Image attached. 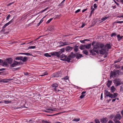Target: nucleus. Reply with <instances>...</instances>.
<instances>
[{
    "mask_svg": "<svg viewBox=\"0 0 123 123\" xmlns=\"http://www.w3.org/2000/svg\"><path fill=\"white\" fill-rule=\"evenodd\" d=\"M90 41V40L88 39H85L82 40H80V42L82 43H85V41Z\"/></svg>",
    "mask_w": 123,
    "mask_h": 123,
    "instance_id": "obj_27",
    "label": "nucleus"
},
{
    "mask_svg": "<svg viewBox=\"0 0 123 123\" xmlns=\"http://www.w3.org/2000/svg\"><path fill=\"white\" fill-rule=\"evenodd\" d=\"M75 57L77 59H80L81 58L83 57L82 55L81 54H79L78 53H77L76 54Z\"/></svg>",
    "mask_w": 123,
    "mask_h": 123,
    "instance_id": "obj_7",
    "label": "nucleus"
},
{
    "mask_svg": "<svg viewBox=\"0 0 123 123\" xmlns=\"http://www.w3.org/2000/svg\"><path fill=\"white\" fill-rule=\"evenodd\" d=\"M96 42H95L93 41V42L92 43V46H93L94 45V44Z\"/></svg>",
    "mask_w": 123,
    "mask_h": 123,
    "instance_id": "obj_64",
    "label": "nucleus"
},
{
    "mask_svg": "<svg viewBox=\"0 0 123 123\" xmlns=\"http://www.w3.org/2000/svg\"><path fill=\"white\" fill-rule=\"evenodd\" d=\"M117 34L115 33H112L111 35V37L113 36H116Z\"/></svg>",
    "mask_w": 123,
    "mask_h": 123,
    "instance_id": "obj_39",
    "label": "nucleus"
},
{
    "mask_svg": "<svg viewBox=\"0 0 123 123\" xmlns=\"http://www.w3.org/2000/svg\"><path fill=\"white\" fill-rule=\"evenodd\" d=\"M116 22L117 23H123V21H117V22Z\"/></svg>",
    "mask_w": 123,
    "mask_h": 123,
    "instance_id": "obj_63",
    "label": "nucleus"
},
{
    "mask_svg": "<svg viewBox=\"0 0 123 123\" xmlns=\"http://www.w3.org/2000/svg\"><path fill=\"white\" fill-rule=\"evenodd\" d=\"M120 91H123V86H121L120 87Z\"/></svg>",
    "mask_w": 123,
    "mask_h": 123,
    "instance_id": "obj_46",
    "label": "nucleus"
},
{
    "mask_svg": "<svg viewBox=\"0 0 123 123\" xmlns=\"http://www.w3.org/2000/svg\"><path fill=\"white\" fill-rule=\"evenodd\" d=\"M15 59L16 60H20V59L19 56H18Z\"/></svg>",
    "mask_w": 123,
    "mask_h": 123,
    "instance_id": "obj_51",
    "label": "nucleus"
},
{
    "mask_svg": "<svg viewBox=\"0 0 123 123\" xmlns=\"http://www.w3.org/2000/svg\"><path fill=\"white\" fill-rule=\"evenodd\" d=\"M67 57V56L65 55L64 54H62L61 55L60 57Z\"/></svg>",
    "mask_w": 123,
    "mask_h": 123,
    "instance_id": "obj_56",
    "label": "nucleus"
},
{
    "mask_svg": "<svg viewBox=\"0 0 123 123\" xmlns=\"http://www.w3.org/2000/svg\"><path fill=\"white\" fill-rule=\"evenodd\" d=\"M71 57L69 56H68V57L67 56L66 57L65 59H63V61H67L68 62H70V60H71Z\"/></svg>",
    "mask_w": 123,
    "mask_h": 123,
    "instance_id": "obj_11",
    "label": "nucleus"
},
{
    "mask_svg": "<svg viewBox=\"0 0 123 123\" xmlns=\"http://www.w3.org/2000/svg\"><path fill=\"white\" fill-rule=\"evenodd\" d=\"M46 110L48 111H53L54 110L52 109H49V108L48 109H46Z\"/></svg>",
    "mask_w": 123,
    "mask_h": 123,
    "instance_id": "obj_59",
    "label": "nucleus"
},
{
    "mask_svg": "<svg viewBox=\"0 0 123 123\" xmlns=\"http://www.w3.org/2000/svg\"><path fill=\"white\" fill-rule=\"evenodd\" d=\"M54 29V27L52 26H49L48 28V30L50 31H53Z\"/></svg>",
    "mask_w": 123,
    "mask_h": 123,
    "instance_id": "obj_15",
    "label": "nucleus"
},
{
    "mask_svg": "<svg viewBox=\"0 0 123 123\" xmlns=\"http://www.w3.org/2000/svg\"><path fill=\"white\" fill-rule=\"evenodd\" d=\"M118 95V94L117 93H114L113 95V98H115Z\"/></svg>",
    "mask_w": 123,
    "mask_h": 123,
    "instance_id": "obj_41",
    "label": "nucleus"
},
{
    "mask_svg": "<svg viewBox=\"0 0 123 123\" xmlns=\"http://www.w3.org/2000/svg\"><path fill=\"white\" fill-rule=\"evenodd\" d=\"M16 64L17 65H19L20 64V62H17L16 61Z\"/></svg>",
    "mask_w": 123,
    "mask_h": 123,
    "instance_id": "obj_58",
    "label": "nucleus"
},
{
    "mask_svg": "<svg viewBox=\"0 0 123 123\" xmlns=\"http://www.w3.org/2000/svg\"><path fill=\"white\" fill-rule=\"evenodd\" d=\"M105 47L107 48L108 49H109L111 48V46L110 44L107 43L105 45Z\"/></svg>",
    "mask_w": 123,
    "mask_h": 123,
    "instance_id": "obj_24",
    "label": "nucleus"
},
{
    "mask_svg": "<svg viewBox=\"0 0 123 123\" xmlns=\"http://www.w3.org/2000/svg\"><path fill=\"white\" fill-rule=\"evenodd\" d=\"M78 46H77V45H76L74 46V51L75 52H77L79 50H78Z\"/></svg>",
    "mask_w": 123,
    "mask_h": 123,
    "instance_id": "obj_22",
    "label": "nucleus"
},
{
    "mask_svg": "<svg viewBox=\"0 0 123 123\" xmlns=\"http://www.w3.org/2000/svg\"><path fill=\"white\" fill-rule=\"evenodd\" d=\"M99 49L98 46L97 44V43H96V44L94 46L92 50H90V52L92 55H95L96 54L94 52H96L97 54H98V49Z\"/></svg>",
    "mask_w": 123,
    "mask_h": 123,
    "instance_id": "obj_1",
    "label": "nucleus"
},
{
    "mask_svg": "<svg viewBox=\"0 0 123 123\" xmlns=\"http://www.w3.org/2000/svg\"><path fill=\"white\" fill-rule=\"evenodd\" d=\"M47 74H45V73H44L42 75H40V76H43L45 75H47Z\"/></svg>",
    "mask_w": 123,
    "mask_h": 123,
    "instance_id": "obj_62",
    "label": "nucleus"
},
{
    "mask_svg": "<svg viewBox=\"0 0 123 123\" xmlns=\"http://www.w3.org/2000/svg\"><path fill=\"white\" fill-rule=\"evenodd\" d=\"M113 82L115 84V86H117L122 84V83L121 82L120 79L118 78L115 79L113 80Z\"/></svg>",
    "mask_w": 123,
    "mask_h": 123,
    "instance_id": "obj_4",
    "label": "nucleus"
},
{
    "mask_svg": "<svg viewBox=\"0 0 123 123\" xmlns=\"http://www.w3.org/2000/svg\"><path fill=\"white\" fill-rule=\"evenodd\" d=\"M16 62V61H15L12 64L10 65V67H14L16 66V65H17Z\"/></svg>",
    "mask_w": 123,
    "mask_h": 123,
    "instance_id": "obj_30",
    "label": "nucleus"
},
{
    "mask_svg": "<svg viewBox=\"0 0 123 123\" xmlns=\"http://www.w3.org/2000/svg\"><path fill=\"white\" fill-rule=\"evenodd\" d=\"M22 55H31L29 53H21L19 54Z\"/></svg>",
    "mask_w": 123,
    "mask_h": 123,
    "instance_id": "obj_31",
    "label": "nucleus"
},
{
    "mask_svg": "<svg viewBox=\"0 0 123 123\" xmlns=\"http://www.w3.org/2000/svg\"><path fill=\"white\" fill-rule=\"evenodd\" d=\"M112 82V81L109 80L107 84V85L108 87H110Z\"/></svg>",
    "mask_w": 123,
    "mask_h": 123,
    "instance_id": "obj_23",
    "label": "nucleus"
},
{
    "mask_svg": "<svg viewBox=\"0 0 123 123\" xmlns=\"http://www.w3.org/2000/svg\"><path fill=\"white\" fill-rule=\"evenodd\" d=\"M107 97H109L110 98H113V95L112 94L110 93V95H109L107 96Z\"/></svg>",
    "mask_w": 123,
    "mask_h": 123,
    "instance_id": "obj_37",
    "label": "nucleus"
},
{
    "mask_svg": "<svg viewBox=\"0 0 123 123\" xmlns=\"http://www.w3.org/2000/svg\"><path fill=\"white\" fill-rule=\"evenodd\" d=\"M12 59L11 58H8V59L6 60V61H7V63H8L10 64L12 63Z\"/></svg>",
    "mask_w": 123,
    "mask_h": 123,
    "instance_id": "obj_19",
    "label": "nucleus"
},
{
    "mask_svg": "<svg viewBox=\"0 0 123 123\" xmlns=\"http://www.w3.org/2000/svg\"><path fill=\"white\" fill-rule=\"evenodd\" d=\"M10 17V15L9 14L7 16V17L6 18V20H7Z\"/></svg>",
    "mask_w": 123,
    "mask_h": 123,
    "instance_id": "obj_53",
    "label": "nucleus"
},
{
    "mask_svg": "<svg viewBox=\"0 0 123 123\" xmlns=\"http://www.w3.org/2000/svg\"><path fill=\"white\" fill-rule=\"evenodd\" d=\"M95 122V123H100V122L97 119H95L94 120Z\"/></svg>",
    "mask_w": 123,
    "mask_h": 123,
    "instance_id": "obj_42",
    "label": "nucleus"
},
{
    "mask_svg": "<svg viewBox=\"0 0 123 123\" xmlns=\"http://www.w3.org/2000/svg\"><path fill=\"white\" fill-rule=\"evenodd\" d=\"M119 72L120 71L119 70H117L114 71L113 72L112 71H111L110 74V78L116 77L119 75Z\"/></svg>",
    "mask_w": 123,
    "mask_h": 123,
    "instance_id": "obj_3",
    "label": "nucleus"
},
{
    "mask_svg": "<svg viewBox=\"0 0 123 123\" xmlns=\"http://www.w3.org/2000/svg\"><path fill=\"white\" fill-rule=\"evenodd\" d=\"M85 95L83 94H81V95L80 96V98H83L85 96Z\"/></svg>",
    "mask_w": 123,
    "mask_h": 123,
    "instance_id": "obj_47",
    "label": "nucleus"
},
{
    "mask_svg": "<svg viewBox=\"0 0 123 123\" xmlns=\"http://www.w3.org/2000/svg\"><path fill=\"white\" fill-rule=\"evenodd\" d=\"M114 121L115 123H121L119 120H114Z\"/></svg>",
    "mask_w": 123,
    "mask_h": 123,
    "instance_id": "obj_44",
    "label": "nucleus"
},
{
    "mask_svg": "<svg viewBox=\"0 0 123 123\" xmlns=\"http://www.w3.org/2000/svg\"><path fill=\"white\" fill-rule=\"evenodd\" d=\"M69 77L67 76H66L65 77L62 78V79L64 80L65 81H66L67 80H68ZM66 82H67L66 81Z\"/></svg>",
    "mask_w": 123,
    "mask_h": 123,
    "instance_id": "obj_29",
    "label": "nucleus"
},
{
    "mask_svg": "<svg viewBox=\"0 0 123 123\" xmlns=\"http://www.w3.org/2000/svg\"><path fill=\"white\" fill-rule=\"evenodd\" d=\"M8 25V23H6V24H5L4 26H3L2 27V28H5L8 25Z\"/></svg>",
    "mask_w": 123,
    "mask_h": 123,
    "instance_id": "obj_45",
    "label": "nucleus"
},
{
    "mask_svg": "<svg viewBox=\"0 0 123 123\" xmlns=\"http://www.w3.org/2000/svg\"><path fill=\"white\" fill-rule=\"evenodd\" d=\"M44 55L47 57H50L51 56L48 53H46L44 54Z\"/></svg>",
    "mask_w": 123,
    "mask_h": 123,
    "instance_id": "obj_35",
    "label": "nucleus"
},
{
    "mask_svg": "<svg viewBox=\"0 0 123 123\" xmlns=\"http://www.w3.org/2000/svg\"><path fill=\"white\" fill-rule=\"evenodd\" d=\"M65 51V49L63 48L61 49L60 51L58 52H52L50 53V54L52 56H57V57H59L60 56V55L62 52H64Z\"/></svg>",
    "mask_w": 123,
    "mask_h": 123,
    "instance_id": "obj_2",
    "label": "nucleus"
},
{
    "mask_svg": "<svg viewBox=\"0 0 123 123\" xmlns=\"http://www.w3.org/2000/svg\"><path fill=\"white\" fill-rule=\"evenodd\" d=\"M105 51V50L104 49H102L99 50V53L100 54H104Z\"/></svg>",
    "mask_w": 123,
    "mask_h": 123,
    "instance_id": "obj_13",
    "label": "nucleus"
},
{
    "mask_svg": "<svg viewBox=\"0 0 123 123\" xmlns=\"http://www.w3.org/2000/svg\"><path fill=\"white\" fill-rule=\"evenodd\" d=\"M117 37L118 38V41H120L122 39L123 37V36H120V35L119 34L117 35Z\"/></svg>",
    "mask_w": 123,
    "mask_h": 123,
    "instance_id": "obj_26",
    "label": "nucleus"
},
{
    "mask_svg": "<svg viewBox=\"0 0 123 123\" xmlns=\"http://www.w3.org/2000/svg\"><path fill=\"white\" fill-rule=\"evenodd\" d=\"M57 87L58 85L57 84H54L52 85V87L54 88V89L55 91H56V88Z\"/></svg>",
    "mask_w": 123,
    "mask_h": 123,
    "instance_id": "obj_20",
    "label": "nucleus"
},
{
    "mask_svg": "<svg viewBox=\"0 0 123 123\" xmlns=\"http://www.w3.org/2000/svg\"><path fill=\"white\" fill-rule=\"evenodd\" d=\"M107 121V118H105L103 119H101L100 121L102 123H105Z\"/></svg>",
    "mask_w": 123,
    "mask_h": 123,
    "instance_id": "obj_18",
    "label": "nucleus"
},
{
    "mask_svg": "<svg viewBox=\"0 0 123 123\" xmlns=\"http://www.w3.org/2000/svg\"><path fill=\"white\" fill-rule=\"evenodd\" d=\"M8 65V63L6 60L5 61H3L0 59V65L4 66H6Z\"/></svg>",
    "mask_w": 123,
    "mask_h": 123,
    "instance_id": "obj_5",
    "label": "nucleus"
},
{
    "mask_svg": "<svg viewBox=\"0 0 123 123\" xmlns=\"http://www.w3.org/2000/svg\"><path fill=\"white\" fill-rule=\"evenodd\" d=\"M13 19L9 21L7 23L8 25H9V24H11L13 22Z\"/></svg>",
    "mask_w": 123,
    "mask_h": 123,
    "instance_id": "obj_48",
    "label": "nucleus"
},
{
    "mask_svg": "<svg viewBox=\"0 0 123 123\" xmlns=\"http://www.w3.org/2000/svg\"><path fill=\"white\" fill-rule=\"evenodd\" d=\"M108 18V17H106L104 18H102L101 19V20L102 21V22L103 21L105 20H106V19Z\"/></svg>",
    "mask_w": 123,
    "mask_h": 123,
    "instance_id": "obj_40",
    "label": "nucleus"
},
{
    "mask_svg": "<svg viewBox=\"0 0 123 123\" xmlns=\"http://www.w3.org/2000/svg\"><path fill=\"white\" fill-rule=\"evenodd\" d=\"M48 8H49L48 7H47L46 9H44L41 12H44L45 11H46V10H47V9H48Z\"/></svg>",
    "mask_w": 123,
    "mask_h": 123,
    "instance_id": "obj_52",
    "label": "nucleus"
},
{
    "mask_svg": "<svg viewBox=\"0 0 123 123\" xmlns=\"http://www.w3.org/2000/svg\"><path fill=\"white\" fill-rule=\"evenodd\" d=\"M42 122L43 123H51L50 122H48L47 120L44 121V120H42Z\"/></svg>",
    "mask_w": 123,
    "mask_h": 123,
    "instance_id": "obj_36",
    "label": "nucleus"
},
{
    "mask_svg": "<svg viewBox=\"0 0 123 123\" xmlns=\"http://www.w3.org/2000/svg\"><path fill=\"white\" fill-rule=\"evenodd\" d=\"M83 53L86 55H88V53L86 50H84L82 51Z\"/></svg>",
    "mask_w": 123,
    "mask_h": 123,
    "instance_id": "obj_32",
    "label": "nucleus"
},
{
    "mask_svg": "<svg viewBox=\"0 0 123 123\" xmlns=\"http://www.w3.org/2000/svg\"><path fill=\"white\" fill-rule=\"evenodd\" d=\"M43 21V20H42V19L40 21V22L37 24V26H39L40 25V24Z\"/></svg>",
    "mask_w": 123,
    "mask_h": 123,
    "instance_id": "obj_49",
    "label": "nucleus"
},
{
    "mask_svg": "<svg viewBox=\"0 0 123 123\" xmlns=\"http://www.w3.org/2000/svg\"><path fill=\"white\" fill-rule=\"evenodd\" d=\"M93 7L94 8H96L97 7V5L96 4H94L93 5Z\"/></svg>",
    "mask_w": 123,
    "mask_h": 123,
    "instance_id": "obj_57",
    "label": "nucleus"
},
{
    "mask_svg": "<svg viewBox=\"0 0 123 123\" xmlns=\"http://www.w3.org/2000/svg\"><path fill=\"white\" fill-rule=\"evenodd\" d=\"M60 58H61V60L63 61V60H62L63 59H65L66 58V57H60Z\"/></svg>",
    "mask_w": 123,
    "mask_h": 123,
    "instance_id": "obj_61",
    "label": "nucleus"
},
{
    "mask_svg": "<svg viewBox=\"0 0 123 123\" xmlns=\"http://www.w3.org/2000/svg\"><path fill=\"white\" fill-rule=\"evenodd\" d=\"M97 44L98 45L99 48L101 49L103 48L104 46V44L100 42H97Z\"/></svg>",
    "mask_w": 123,
    "mask_h": 123,
    "instance_id": "obj_10",
    "label": "nucleus"
},
{
    "mask_svg": "<svg viewBox=\"0 0 123 123\" xmlns=\"http://www.w3.org/2000/svg\"><path fill=\"white\" fill-rule=\"evenodd\" d=\"M71 58H74L75 57L76 54H74L73 52H72L69 55Z\"/></svg>",
    "mask_w": 123,
    "mask_h": 123,
    "instance_id": "obj_14",
    "label": "nucleus"
},
{
    "mask_svg": "<svg viewBox=\"0 0 123 123\" xmlns=\"http://www.w3.org/2000/svg\"><path fill=\"white\" fill-rule=\"evenodd\" d=\"M13 80L12 79H2L0 80V82H3L4 83H6L12 80Z\"/></svg>",
    "mask_w": 123,
    "mask_h": 123,
    "instance_id": "obj_8",
    "label": "nucleus"
},
{
    "mask_svg": "<svg viewBox=\"0 0 123 123\" xmlns=\"http://www.w3.org/2000/svg\"><path fill=\"white\" fill-rule=\"evenodd\" d=\"M80 119L79 118H74L72 120L73 121L78 122L80 121Z\"/></svg>",
    "mask_w": 123,
    "mask_h": 123,
    "instance_id": "obj_34",
    "label": "nucleus"
},
{
    "mask_svg": "<svg viewBox=\"0 0 123 123\" xmlns=\"http://www.w3.org/2000/svg\"><path fill=\"white\" fill-rule=\"evenodd\" d=\"M116 90V89L113 86H112L111 87V91L112 93H113Z\"/></svg>",
    "mask_w": 123,
    "mask_h": 123,
    "instance_id": "obj_25",
    "label": "nucleus"
},
{
    "mask_svg": "<svg viewBox=\"0 0 123 123\" xmlns=\"http://www.w3.org/2000/svg\"><path fill=\"white\" fill-rule=\"evenodd\" d=\"M14 3V2H12L11 3H10L8 4H7V6H9L10 5H11L12 4H13Z\"/></svg>",
    "mask_w": 123,
    "mask_h": 123,
    "instance_id": "obj_60",
    "label": "nucleus"
},
{
    "mask_svg": "<svg viewBox=\"0 0 123 123\" xmlns=\"http://www.w3.org/2000/svg\"><path fill=\"white\" fill-rule=\"evenodd\" d=\"M85 47L86 49H90L91 46V44L90 43L88 44L85 45Z\"/></svg>",
    "mask_w": 123,
    "mask_h": 123,
    "instance_id": "obj_21",
    "label": "nucleus"
},
{
    "mask_svg": "<svg viewBox=\"0 0 123 123\" xmlns=\"http://www.w3.org/2000/svg\"><path fill=\"white\" fill-rule=\"evenodd\" d=\"M80 9H78L77 10H76L75 12V13H77L78 12H80Z\"/></svg>",
    "mask_w": 123,
    "mask_h": 123,
    "instance_id": "obj_54",
    "label": "nucleus"
},
{
    "mask_svg": "<svg viewBox=\"0 0 123 123\" xmlns=\"http://www.w3.org/2000/svg\"><path fill=\"white\" fill-rule=\"evenodd\" d=\"M4 103L6 104H8L9 103H11V101H5L4 102Z\"/></svg>",
    "mask_w": 123,
    "mask_h": 123,
    "instance_id": "obj_50",
    "label": "nucleus"
},
{
    "mask_svg": "<svg viewBox=\"0 0 123 123\" xmlns=\"http://www.w3.org/2000/svg\"><path fill=\"white\" fill-rule=\"evenodd\" d=\"M122 118L120 114H117L115 117V119H118L120 120Z\"/></svg>",
    "mask_w": 123,
    "mask_h": 123,
    "instance_id": "obj_9",
    "label": "nucleus"
},
{
    "mask_svg": "<svg viewBox=\"0 0 123 123\" xmlns=\"http://www.w3.org/2000/svg\"><path fill=\"white\" fill-rule=\"evenodd\" d=\"M4 28H2V29L0 31V32H4L5 31V29Z\"/></svg>",
    "mask_w": 123,
    "mask_h": 123,
    "instance_id": "obj_55",
    "label": "nucleus"
},
{
    "mask_svg": "<svg viewBox=\"0 0 123 123\" xmlns=\"http://www.w3.org/2000/svg\"><path fill=\"white\" fill-rule=\"evenodd\" d=\"M105 92V94L106 95L105 96V98H106V97H107V95H110V92H109L108 91L105 90L104 91Z\"/></svg>",
    "mask_w": 123,
    "mask_h": 123,
    "instance_id": "obj_17",
    "label": "nucleus"
},
{
    "mask_svg": "<svg viewBox=\"0 0 123 123\" xmlns=\"http://www.w3.org/2000/svg\"><path fill=\"white\" fill-rule=\"evenodd\" d=\"M85 45H81L80 46L79 48L81 50L84 49L85 48Z\"/></svg>",
    "mask_w": 123,
    "mask_h": 123,
    "instance_id": "obj_28",
    "label": "nucleus"
},
{
    "mask_svg": "<svg viewBox=\"0 0 123 123\" xmlns=\"http://www.w3.org/2000/svg\"><path fill=\"white\" fill-rule=\"evenodd\" d=\"M20 60H22L23 62H25L28 60V58L26 56H24L23 58L22 56H19Z\"/></svg>",
    "mask_w": 123,
    "mask_h": 123,
    "instance_id": "obj_6",
    "label": "nucleus"
},
{
    "mask_svg": "<svg viewBox=\"0 0 123 123\" xmlns=\"http://www.w3.org/2000/svg\"><path fill=\"white\" fill-rule=\"evenodd\" d=\"M122 60V58H120L116 60L114 62V63H115L117 62H119L121 61Z\"/></svg>",
    "mask_w": 123,
    "mask_h": 123,
    "instance_id": "obj_33",
    "label": "nucleus"
},
{
    "mask_svg": "<svg viewBox=\"0 0 123 123\" xmlns=\"http://www.w3.org/2000/svg\"><path fill=\"white\" fill-rule=\"evenodd\" d=\"M53 19V18H50L46 22V24H48Z\"/></svg>",
    "mask_w": 123,
    "mask_h": 123,
    "instance_id": "obj_43",
    "label": "nucleus"
},
{
    "mask_svg": "<svg viewBox=\"0 0 123 123\" xmlns=\"http://www.w3.org/2000/svg\"><path fill=\"white\" fill-rule=\"evenodd\" d=\"M59 44L60 45L59 46L60 47L61 46H64L65 45H66L67 44H66V42H65L64 43L62 42H59Z\"/></svg>",
    "mask_w": 123,
    "mask_h": 123,
    "instance_id": "obj_16",
    "label": "nucleus"
},
{
    "mask_svg": "<svg viewBox=\"0 0 123 123\" xmlns=\"http://www.w3.org/2000/svg\"><path fill=\"white\" fill-rule=\"evenodd\" d=\"M36 48V46H30L28 47V49H26L27 50L28 49H34Z\"/></svg>",
    "mask_w": 123,
    "mask_h": 123,
    "instance_id": "obj_38",
    "label": "nucleus"
},
{
    "mask_svg": "<svg viewBox=\"0 0 123 123\" xmlns=\"http://www.w3.org/2000/svg\"><path fill=\"white\" fill-rule=\"evenodd\" d=\"M73 48V47H71L68 46L66 48L65 50L66 51H71Z\"/></svg>",
    "mask_w": 123,
    "mask_h": 123,
    "instance_id": "obj_12",
    "label": "nucleus"
}]
</instances>
